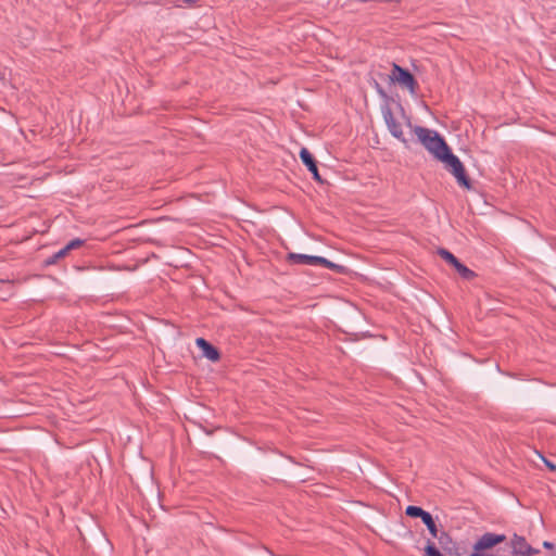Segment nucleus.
Here are the masks:
<instances>
[{
	"label": "nucleus",
	"instance_id": "8",
	"mask_svg": "<svg viewBox=\"0 0 556 556\" xmlns=\"http://www.w3.org/2000/svg\"><path fill=\"white\" fill-rule=\"evenodd\" d=\"M197 345L201 349L204 357L210 359L211 362H217L220 357L219 352L215 349L211 343H208L203 338H198L195 340Z\"/></svg>",
	"mask_w": 556,
	"mask_h": 556
},
{
	"label": "nucleus",
	"instance_id": "19",
	"mask_svg": "<svg viewBox=\"0 0 556 556\" xmlns=\"http://www.w3.org/2000/svg\"><path fill=\"white\" fill-rule=\"evenodd\" d=\"M547 466H548L551 469H553V470L556 468L554 465H552V464H549V463H547Z\"/></svg>",
	"mask_w": 556,
	"mask_h": 556
},
{
	"label": "nucleus",
	"instance_id": "5",
	"mask_svg": "<svg viewBox=\"0 0 556 556\" xmlns=\"http://www.w3.org/2000/svg\"><path fill=\"white\" fill-rule=\"evenodd\" d=\"M506 540L504 534L496 533H484L473 545V553H478L480 551L489 549L500 543H503Z\"/></svg>",
	"mask_w": 556,
	"mask_h": 556
},
{
	"label": "nucleus",
	"instance_id": "16",
	"mask_svg": "<svg viewBox=\"0 0 556 556\" xmlns=\"http://www.w3.org/2000/svg\"><path fill=\"white\" fill-rule=\"evenodd\" d=\"M437 539L439 540V542H440L441 544H443V542H444V541L448 540V535H447V533H446V532H444V531H443V532H441L440 534L438 533Z\"/></svg>",
	"mask_w": 556,
	"mask_h": 556
},
{
	"label": "nucleus",
	"instance_id": "1",
	"mask_svg": "<svg viewBox=\"0 0 556 556\" xmlns=\"http://www.w3.org/2000/svg\"><path fill=\"white\" fill-rule=\"evenodd\" d=\"M406 119L407 126L416 135L418 141L425 147V149L432 154L433 157L445 164L462 187L470 189V180L466 175L463 163L451 152V149L444 138L435 130L413 125L409 118Z\"/></svg>",
	"mask_w": 556,
	"mask_h": 556
},
{
	"label": "nucleus",
	"instance_id": "14",
	"mask_svg": "<svg viewBox=\"0 0 556 556\" xmlns=\"http://www.w3.org/2000/svg\"><path fill=\"white\" fill-rule=\"evenodd\" d=\"M440 256L445 260L452 266L458 261L451 252L447 250L441 249L439 251Z\"/></svg>",
	"mask_w": 556,
	"mask_h": 556
},
{
	"label": "nucleus",
	"instance_id": "2",
	"mask_svg": "<svg viewBox=\"0 0 556 556\" xmlns=\"http://www.w3.org/2000/svg\"><path fill=\"white\" fill-rule=\"evenodd\" d=\"M391 79L401 87L406 88L412 97H417L418 83L407 70L394 63Z\"/></svg>",
	"mask_w": 556,
	"mask_h": 556
},
{
	"label": "nucleus",
	"instance_id": "6",
	"mask_svg": "<svg viewBox=\"0 0 556 556\" xmlns=\"http://www.w3.org/2000/svg\"><path fill=\"white\" fill-rule=\"evenodd\" d=\"M289 260L294 264L324 265L326 267L332 266L331 262L321 256L291 253L289 255Z\"/></svg>",
	"mask_w": 556,
	"mask_h": 556
},
{
	"label": "nucleus",
	"instance_id": "9",
	"mask_svg": "<svg viewBox=\"0 0 556 556\" xmlns=\"http://www.w3.org/2000/svg\"><path fill=\"white\" fill-rule=\"evenodd\" d=\"M453 267L456 269V271L465 279H471L475 276V273L469 269L467 266L462 264L459 261H457Z\"/></svg>",
	"mask_w": 556,
	"mask_h": 556
},
{
	"label": "nucleus",
	"instance_id": "12",
	"mask_svg": "<svg viewBox=\"0 0 556 556\" xmlns=\"http://www.w3.org/2000/svg\"><path fill=\"white\" fill-rule=\"evenodd\" d=\"M70 251L67 250L66 245L59 250L56 253H54L51 257L47 260V264L52 265L55 264L60 258L65 257Z\"/></svg>",
	"mask_w": 556,
	"mask_h": 556
},
{
	"label": "nucleus",
	"instance_id": "17",
	"mask_svg": "<svg viewBox=\"0 0 556 556\" xmlns=\"http://www.w3.org/2000/svg\"><path fill=\"white\" fill-rule=\"evenodd\" d=\"M543 546H544L545 548H547V549H552L554 545H553V543H551V542H548V541H545V542H543Z\"/></svg>",
	"mask_w": 556,
	"mask_h": 556
},
{
	"label": "nucleus",
	"instance_id": "3",
	"mask_svg": "<svg viewBox=\"0 0 556 556\" xmlns=\"http://www.w3.org/2000/svg\"><path fill=\"white\" fill-rule=\"evenodd\" d=\"M382 113L383 119L391 135L395 137L397 140H400L402 143H404L406 147H408V141L404 136L402 124L395 119L392 111L389 108H387L383 110Z\"/></svg>",
	"mask_w": 556,
	"mask_h": 556
},
{
	"label": "nucleus",
	"instance_id": "10",
	"mask_svg": "<svg viewBox=\"0 0 556 556\" xmlns=\"http://www.w3.org/2000/svg\"><path fill=\"white\" fill-rule=\"evenodd\" d=\"M422 522L426 525L427 529L431 533L433 538L438 536V527L431 516L430 513L426 514V517L422 519Z\"/></svg>",
	"mask_w": 556,
	"mask_h": 556
},
{
	"label": "nucleus",
	"instance_id": "7",
	"mask_svg": "<svg viewBox=\"0 0 556 556\" xmlns=\"http://www.w3.org/2000/svg\"><path fill=\"white\" fill-rule=\"evenodd\" d=\"M300 157L303 162V164L307 167V169L312 173L313 175V178L316 180V181H321V178L319 176V173H318V168H317V165H316V162L313 157V155L311 154V152L306 149V148H302L301 151H300Z\"/></svg>",
	"mask_w": 556,
	"mask_h": 556
},
{
	"label": "nucleus",
	"instance_id": "4",
	"mask_svg": "<svg viewBox=\"0 0 556 556\" xmlns=\"http://www.w3.org/2000/svg\"><path fill=\"white\" fill-rule=\"evenodd\" d=\"M510 547L513 554L517 556H532L539 553V549L533 548L523 536L518 534H514L510 539Z\"/></svg>",
	"mask_w": 556,
	"mask_h": 556
},
{
	"label": "nucleus",
	"instance_id": "15",
	"mask_svg": "<svg viewBox=\"0 0 556 556\" xmlns=\"http://www.w3.org/2000/svg\"><path fill=\"white\" fill-rule=\"evenodd\" d=\"M84 244V241L80 239H73L67 244L66 248L68 251L75 250Z\"/></svg>",
	"mask_w": 556,
	"mask_h": 556
},
{
	"label": "nucleus",
	"instance_id": "20",
	"mask_svg": "<svg viewBox=\"0 0 556 556\" xmlns=\"http://www.w3.org/2000/svg\"><path fill=\"white\" fill-rule=\"evenodd\" d=\"M402 116H404V118H409L408 116H405V113H402ZM405 124L407 125V119H405Z\"/></svg>",
	"mask_w": 556,
	"mask_h": 556
},
{
	"label": "nucleus",
	"instance_id": "18",
	"mask_svg": "<svg viewBox=\"0 0 556 556\" xmlns=\"http://www.w3.org/2000/svg\"><path fill=\"white\" fill-rule=\"evenodd\" d=\"M184 1H185L186 3H189V4H191V3H194V2H197L198 0H184Z\"/></svg>",
	"mask_w": 556,
	"mask_h": 556
},
{
	"label": "nucleus",
	"instance_id": "11",
	"mask_svg": "<svg viewBox=\"0 0 556 556\" xmlns=\"http://www.w3.org/2000/svg\"><path fill=\"white\" fill-rule=\"evenodd\" d=\"M405 513L409 517H419L421 518V520L426 517V514H428V511L424 510L418 506H407Z\"/></svg>",
	"mask_w": 556,
	"mask_h": 556
},
{
	"label": "nucleus",
	"instance_id": "13",
	"mask_svg": "<svg viewBox=\"0 0 556 556\" xmlns=\"http://www.w3.org/2000/svg\"><path fill=\"white\" fill-rule=\"evenodd\" d=\"M425 556H443L440 551L435 547L434 543L428 541L425 547Z\"/></svg>",
	"mask_w": 556,
	"mask_h": 556
}]
</instances>
